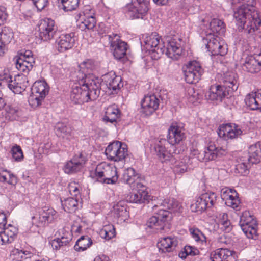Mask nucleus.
<instances>
[{
    "label": "nucleus",
    "instance_id": "obj_26",
    "mask_svg": "<svg viewBox=\"0 0 261 261\" xmlns=\"http://www.w3.org/2000/svg\"><path fill=\"white\" fill-rule=\"evenodd\" d=\"M28 85V82L26 81L25 76L18 75L9 84V88L14 93L20 94L25 90Z\"/></svg>",
    "mask_w": 261,
    "mask_h": 261
},
{
    "label": "nucleus",
    "instance_id": "obj_4",
    "mask_svg": "<svg viewBox=\"0 0 261 261\" xmlns=\"http://www.w3.org/2000/svg\"><path fill=\"white\" fill-rule=\"evenodd\" d=\"M76 81L88 91L89 101L93 100L98 95L99 82L92 74H86L81 71L76 73Z\"/></svg>",
    "mask_w": 261,
    "mask_h": 261
},
{
    "label": "nucleus",
    "instance_id": "obj_16",
    "mask_svg": "<svg viewBox=\"0 0 261 261\" xmlns=\"http://www.w3.org/2000/svg\"><path fill=\"white\" fill-rule=\"evenodd\" d=\"M221 197L225 204L233 209H237L240 203L238 193L233 189L223 188L221 190Z\"/></svg>",
    "mask_w": 261,
    "mask_h": 261
},
{
    "label": "nucleus",
    "instance_id": "obj_59",
    "mask_svg": "<svg viewBox=\"0 0 261 261\" xmlns=\"http://www.w3.org/2000/svg\"><path fill=\"white\" fill-rule=\"evenodd\" d=\"M252 221H256L252 216L249 215L248 212H244L242 214V216L240 217V220L239 222L240 226H241L242 224L245 225L246 224L250 223Z\"/></svg>",
    "mask_w": 261,
    "mask_h": 261
},
{
    "label": "nucleus",
    "instance_id": "obj_43",
    "mask_svg": "<svg viewBox=\"0 0 261 261\" xmlns=\"http://www.w3.org/2000/svg\"><path fill=\"white\" fill-rule=\"evenodd\" d=\"M0 182H7L9 185H15L17 181L16 177L14 174L5 170L0 173Z\"/></svg>",
    "mask_w": 261,
    "mask_h": 261
},
{
    "label": "nucleus",
    "instance_id": "obj_50",
    "mask_svg": "<svg viewBox=\"0 0 261 261\" xmlns=\"http://www.w3.org/2000/svg\"><path fill=\"white\" fill-rule=\"evenodd\" d=\"M12 81V76L8 70H4L3 73L0 74V86H7L9 88V84Z\"/></svg>",
    "mask_w": 261,
    "mask_h": 261
},
{
    "label": "nucleus",
    "instance_id": "obj_1",
    "mask_svg": "<svg viewBox=\"0 0 261 261\" xmlns=\"http://www.w3.org/2000/svg\"><path fill=\"white\" fill-rule=\"evenodd\" d=\"M161 37L155 33L147 34L144 38L145 47L149 51L151 57L157 60L164 54L174 60L179 59L183 53L182 40L175 37L168 41L166 47L161 43Z\"/></svg>",
    "mask_w": 261,
    "mask_h": 261
},
{
    "label": "nucleus",
    "instance_id": "obj_13",
    "mask_svg": "<svg viewBox=\"0 0 261 261\" xmlns=\"http://www.w3.org/2000/svg\"><path fill=\"white\" fill-rule=\"evenodd\" d=\"M86 161V157L82 153L75 154L65 164L64 171L67 174L79 172L84 167Z\"/></svg>",
    "mask_w": 261,
    "mask_h": 261
},
{
    "label": "nucleus",
    "instance_id": "obj_14",
    "mask_svg": "<svg viewBox=\"0 0 261 261\" xmlns=\"http://www.w3.org/2000/svg\"><path fill=\"white\" fill-rule=\"evenodd\" d=\"M74 33L63 34L56 40L55 46L60 52H64L73 47L75 43Z\"/></svg>",
    "mask_w": 261,
    "mask_h": 261
},
{
    "label": "nucleus",
    "instance_id": "obj_36",
    "mask_svg": "<svg viewBox=\"0 0 261 261\" xmlns=\"http://www.w3.org/2000/svg\"><path fill=\"white\" fill-rule=\"evenodd\" d=\"M129 217V213L126 207L122 205V202L118 203L115 205V218H117V223L122 224Z\"/></svg>",
    "mask_w": 261,
    "mask_h": 261
},
{
    "label": "nucleus",
    "instance_id": "obj_29",
    "mask_svg": "<svg viewBox=\"0 0 261 261\" xmlns=\"http://www.w3.org/2000/svg\"><path fill=\"white\" fill-rule=\"evenodd\" d=\"M223 87L228 90V93H233L238 88V83L236 79V75L233 72H227L222 77Z\"/></svg>",
    "mask_w": 261,
    "mask_h": 261
},
{
    "label": "nucleus",
    "instance_id": "obj_7",
    "mask_svg": "<svg viewBox=\"0 0 261 261\" xmlns=\"http://www.w3.org/2000/svg\"><path fill=\"white\" fill-rule=\"evenodd\" d=\"M7 224V217L3 212H0V245L12 243L16 235L18 229L11 224Z\"/></svg>",
    "mask_w": 261,
    "mask_h": 261
},
{
    "label": "nucleus",
    "instance_id": "obj_27",
    "mask_svg": "<svg viewBox=\"0 0 261 261\" xmlns=\"http://www.w3.org/2000/svg\"><path fill=\"white\" fill-rule=\"evenodd\" d=\"M13 39V33L8 27H4L0 32V56L7 50V46Z\"/></svg>",
    "mask_w": 261,
    "mask_h": 261
},
{
    "label": "nucleus",
    "instance_id": "obj_53",
    "mask_svg": "<svg viewBox=\"0 0 261 261\" xmlns=\"http://www.w3.org/2000/svg\"><path fill=\"white\" fill-rule=\"evenodd\" d=\"M17 58L24 59L27 61H29L30 63L35 64V58L31 50H21L19 53V57Z\"/></svg>",
    "mask_w": 261,
    "mask_h": 261
},
{
    "label": "nucleus",
    "instance_id": "obj_6",
    "mask_svg": "<svg viewBox=\"0 0 261 261\" xmlns=\"http://www.w3.org/2000/svg\"><path fill=\"white\" fill-rule=\"evenodd\" d=\"M56 218L57 213L54 208L44 206L38 208L35 215L32 216V224L37 227H43L52 223Z\"/></svg>",
    "mask_w": 261,
    "mask_h": 261
},
{
    "label": "nucleus",
    "instance_id": "obj_17",
    "mask_svg": "<svg viewBox=\"0 0 261 261\" xmlns=\"http://www.w3.org/2000/svg\"><path fill=\"white\" fill-rule=\"evenodd\" d=\"M149 2L145 1L143 2H136L127 6L129 14L132 19L143 18L148 11Z\"/></svg>",
    "mask_w": 261,
    "mask_h": 261
},
{
    "label": "nucleus",
    "instance_id": "obj_39",
    "mask_svg": "<svg viewBox=\"0 0 261 261\" xmlns=\"http://www.w3.org/2000/svg\"><path fill=\"white\" fill-rule=\"evenodd\" d=\"M61 202L63 209L67 212H75L78 208V201L76 198H68Z\"/></svg>",
    "mask_w": 261,
    "mask_h": 261
},
{
    "label": "nucleus",
    "instance_id": "obj_56",
    "mask_svg": "<svg viewBox=\"0 0 261 261\" xmlns=\"http://www.w3.org/2000/svg\"><path fill=\"white\" fill-rule=\"evenodd\" d=\"M79 67L80 68V69L76 73V74L80 71L85 74V73L82 71V69H87L88 71L93 70L94 69V63L91 60H87L86 61H83L82 63H81L79 65ZM88 74H90L88 73ZM87 75H88V74H87Z\"/></svg>",
    "mask_w": 261,
    "mask_h": 261
},
{
    "label": "nucleus",
    "instance_id": "obj_3",
    "mask_svg": "<svg viewBox=\"0 0 261 261\" xmlns=\"http://www.w3.org/2000/svg\"><path fill=\"white\" fill-rule=\"evenodd\" d=\"M158 207L159 208V210L155 213L154 216L149 219L146 224L148 227L161 230L163 229L165 222L170 214L169 212L163 207L173 212H180L181 206L177 200L171 198L165 199L160 206L154 205L152 209L155 211Z\"/></svg>",
    "mask_w": 261,
    "mask_h": 261
},
{
    "label": "nucleus",
    "instance_id": "obj_24",
    "mask_svg": "<svg viewBox=\"0 0 261 261\" xmlns=\"http://www.w3.org/2000/svg\"><path fill=\"white\" fill-rule=\"evenodd\" d=\"M168 142L172 146L179 143L185 138L184 130L176 124H172L168 129Z\"/></svg>",
    "mask_w": 261,
    "mask_h": 261
},
{
    "label": "nucleus",
    "instance_id": "obj_15",
    "mask_svg": "<svg viewBox=\"0 0 261 261\" xmlns=\"http://www.w3.org/2000/svg\"><path fill=\"white\" fill-rule=\"evenodd\" d=\"M131 188L132 192L127 196L128 201L136 203H143L148 201L149 196L146 190L145 187L143 184L141 187L135 186Z\"/></svg>",
    "mask_w": 261,
    "mask_h": 261
},
{
    "label": "nucleus",
    "instance_id": "obj_2",
    "mask_svg": "<svg viewBox=\"0 0 261 261\" xmlns=\"http://www.w3.org/2000/svg\"><path fill=\"white\" fill-rule=\"evenodd\" d=\"M242 3L234 11L233 16L239 31L245 30L248 34L259 31L261 27V20L258 12L253 6V0H231L233 6Z\"/></svg>",
    "mask_w": 261,
    "mask_h": 261
},
{
    "label": "nucleus",
    "instance_id": "obj_32",
    "mask_svg": "<svg viewBox=\"0 0 261 261\" xmlns=\"http://www.w3.org/2000/svg\"><path fill=\"white\" fill-rule=\"evenodd\" d=\"M248 161L252 164L259 163L261 159V143L257 142L251 145L248 150Z\"/></svg>",
    "mask_w": 261,
    "mask_h": 261
},
{
    "label": "nucleus",
    "instance_id": "obj_54",
    "mask_svg": "<svg viewBox=\"0 0 261 261\" xmlns=\"http://www.w3.org/2000/svg\"><path fill=\"white\" fill-rule=\"evenodd\" d=\"M68 240L64 237L57 238L52 241L51 246L53 249L58 250L61 247L66 245L68 243Z\"/></svg>",
    "mask_w": 261,
    "mask_h": 261
},
{
    "label": "nucleus",
    "instance_id": "obj_49",
    "mask_svg": "<svg viewBox=\"0 0 261 261\" xmlns=\"http://www.w3.org/2000/svg\"><path fill=\"white\" fill-rule=\"evenodd\" d=\"M193 206H195V211L197 212H202L208 207L207 203H205L201 195L197 199Z\"/></svg>",
    "mask_w": 261,
    "mask_h": 261
},
{
    "label": "nucleus",
    "instance_id": "obj_31",
    "mask_svg": "<svg viewBox=\"0 0 261 261\" xmlns=\"http://www.w3.org/2000/svg\"><path fill=\"white\" fill-rule=\"evenodd\" d=\"M55 131L58 136L67 140H70L74 137L73 128L64 123H58L55 126Z\"/></svg>",
    "mask_w": 261,
    "mask_h": 261
},
{
    "label": "nucleus",
    "instance_id": "obj_8",
    "mask_svg": "<svg viewBox=\"0 0 261 261\" xmlns=\"http://www.w3.org/2000/svg\"><path fill=\"white\" fill-rule=\"evenodd\" d=\"M169 143L164 138H158L156 140L153 149L162 162L170 160L175 155L177 154L175 147L172 145L170 146Z\"/></svg>",
    "mask_w": 261,
    "mask_h": 261
},
{
    "label": "nucleus",
    "instance_id": "obj_18",
    "mask_svg": "<svg viewBox=\"0 0 261 261\" xmlns=\"http://www.w3.org/2000/svg\"><path fill=\"white\" fill-rule=\"evenodd\" d=\"M159 99L154 95L144 96L141 101L142 112L146 116L151 115L159 107Z\"/></svg>",
    "mask_w": 261,
    "mask_h": 261
},
{
    "label": "nucleus",
    "instance_id": "obj_37",
    "mask_svg": "<svg viewBox=\"0 0 261 261\" xmlns=\"http://www.w3.org/2000/svg\"><path fill=\"white\" fill-rule=\"evenodd\" d=\"M115 147L118 148L115 153V162L121 161L123 164L127 155V145L119 141H115Z\"/></svg>",
    "mask_w": 261,
    "mask_h": 261
},
{
    "label": "nucleus",
    "instance_id": "obj_33",
    "mask_svg": "<svg viewBox=\"0 0 261 261\" xmlns=\"http://www.w3.org/2000/svg\"><path fill=\"white\" fill-rule=\"evenodd\" d=\"M49 86L44 81H36L32 88V94L44 98L49 91Z\"/></svg>",
    "mask_w": 261,
    "mask_h": 261
},
{
    "label": "nucleus",
    "instance_id": "obj_30",
    "mask_svg": "<svg viewBox=\"0 0 261 261\" xmlns=\"http://www.w3.org/2000/svg\"><path fill=\"white\" fill-rule=\"evenodd\" d=\"M245 102L251 110L261 111V91L248 94L245 97Z\"/></svg>",
    "mask_w": 261,
    "mask_h": 261
},
{
    "label": "nucleus",
    "instance_id": "obj_64",
    "mask_svg": "<svg viewBox=\"0 0 261 261\" xmlns=\"http://www.w3.org/2000/svg\"><path fill=\"white\" fill-rule=\"evenodd\" d=\"M83 13L84 15V17H88V15H92V16L94 15V10L91 8L90 6H85Z\"/></svg>",
    "mask_w": 261,
    "mask_h": 261
},
{
    "label": "nucleus",
    "instance_id": "obj_10",
    "mask_svg": "<svg viewBox=\"0 0 261 261\" xmlns=\"http://www.w3.org/2000/svg\"><path fill=\"white\" fill-rule=\"evenodd\" d=\"M38 28L39 37L44 41L53 39L56 33L57 27L51 19L45 18L41 20Z\"/></svg>",
    "mask_w": 261,
    "mask_h": 261
},
{
    "label": "nucleus",
    "instance_id": "obj_57",
    "mask_svg": "<svg viewBox=\"0 0 261 261\" xmlns=\"http://www.w3.org/2000/svg\"><path fill=\"white\" fill-rule=\"evenodd\" d=\"M43 99L35 94H33L29 97L28 101L32 108H35L41 105Z\"/></svg>",
    "mask_w": 261,
    "mask_h": 261
},
{
    "label": "nucleus",
    "instance_id": "obj_9",
    "mask_svg": "<svg viewBox=\"0 0 261 261\" xmlns=\"http://www.w3.org/2000/svg\"><path fill=\"white\" fill-rule=\"evenodd\" d=\"M185 81L189 84H195L200 79L203 70L196 61L190 62L183 68Z\"/></svg>",
    "mask_w": 261,
    "mask_h": 261
},
{
    "label": "nucleus",
    "instance_id": "obj_38",
    "mask_svg": "<svg viewBox=\"0 0 261 261\" xmlns=\"http://www.w3.org/2000/svg\"><path fill=\"white\" fill-rule=\"evenodd\" d=\"M92 244L91 238L88 236H81L74 245V249L79 252L84 251Z\"/></svg>",
    "mask_w": 261,
    "mask_h": 261
},
{
    "label": "nucleus",
    "instance_id": "obj_58",
    "mask_svg": "<svg viewBox=\"0 0 261 261\" xmlns=\"http://www.w3.org/2000/svg\"><path fill=\"white\" fill-rule=\"evenodd\" d=\"M68 190L71 195L77 199V197L80 194V189L78 185L76 182H70L68 185Z\"/></svg>",
    "mask_w": 261,
    "mask_h": 261
},
{
    "label": "nucleus",
    "instance_id": "obj_40",
    "mask_svg": "<svg viewBox=\"0 0 261 261\" xmlns=\"http://www.w3.org/2000/svg\"><path fill=\"white\" fill-rule=\"evenodd\" d=\"M34 64L30 63L21 58H16L15 65L16 68L21 72L27 74L32 69Z\"/></svg>",
    "mask_w": 261,
    "mask_h": 261
},
{
    "label": "nucleus",
    "instance_id": "obj_35",
    "mask_svg": "<svg viewBox=\"0 0 261 261\" xmlns=\"http://www.w3.org/2000/svg\"><path fill=\"white\" fill-rule=\"evenodd\" d=\"M244 234L249 239H255L257 237V224L256 221H252L250 223L242 224L240 226Z\"/></svg>",
    "mask_w": 261,
    "mask_h": 261
},
{
    "label": "nucleus",
    "instance_id": "obj_46",
    "mask_svg": "<svg viewBox=\"0 0 261 261\" xmlns=\"http://www.w3.org/2000/svg\"><path fill=\"white\" fill-rule=\"evenodd\" d=\"M114 106L113 105H110L105 110V115L103 117V121L106 123L114 122Z\"/></svg>",
    "mask_w": 261,
    "mask_h": 261
},
{
    "label": "nucleus",
    "instance_id": "obj_21",
    "mask_svg": "<svg viewBox=\"0 0 261 261\" xmlns=\"http://www.w3.org/2000/svg\"><path fill=\"white\" fill-rule=\"evenodd\" d=\"M120 180L129 185L130 188L135 186L139 188L142 186L140 174L137 173L133 168L125 169Z\"/></svg>",
    "mask_w": 261,
    "mask_h": 261
},
{
    "label": "nucleus",
    "instance_id": "obj_28",
    "mask_svg": "<svg viewBox=\"0 0 261 261\" xmlns=\"http://www.w3.org/2000/svg\"><path fill=\"white\" fill-rule=\"evenodd\" d=\"M177 244L178 241L175 238L169 237L161 239L157 245L160 252L166 253L173 251Z\"/></svg>",
    "mask_w": 261,
    "mask_h": 261
},
{
    "label": "nucleus",
    "instance_id": "obj_51",
    "mask_svg": "<svg viewBox=\"0 0 261 261\" xmlns=\"http://www.w3.org/2000/svg\"><path fill=\"white\" fill-rule=\"evenodd\" d=\"M11 152L12 158L15 161H20L23 158L22 151L19 146H13Z\"/></svg>",
    "mask_w": 261,
    "mask_h": 261
},
{
    "label": "nucleus",
    "instance_id": "obj_25",
    "mask_svg": "<svg viewBox=\"0 0 261 261\" xmlns=\"http://www.w3.org/2000/svg\"><path fill=\"white\" fill-rule=\"evenodd\" d=\"M119 38L120 36L115 34V59L124 63L127 61L126 55L128 45Z\"/></svg>",
    "mask_w": 261,
    "mask_h": 261
},
{
    "label": "nucleus",
    "instance_id": "obj_42",
    "mask_svg": "<svg viewBox=\"0 0 261 261\" xmlns=\"http://www.w3.org/2000/svg\"><path fill=\"white\" fill-rule=\"evenodd\" d=\"M95 24L96 19L94 16L88 15V17H83L81 19L79 27L82 30L86 29L91 30L94 28Z\"/></svg>",
    "mask_w": 261,
    "mask_h": 261
},
{
    "label": "nucleus",
    "instance_id": "obj_52",
    "mask_svg": "<svg viewBox=\"0 0 261 261\" xmlns=\"http://www.w3.org/2000/svg\"><path fill=\"white\" fill-rule=\"evenodd\" d=\"M249 163L244 162L238 163L236 165V171L241 175H245L249 173Z\"/></svg>",
    "mask_w": 261,
    "mask_h": 261
},
{
    "label": "nucleus",
    "instance_id": "obj_62",
    "mask_svg": "<svg viewBox=\"0 0 261 261\" xmlns=\"http://www.w3.org/2000/svg\"><path fill=\"white\" fill-rule=\"evenodd\" d=\"M21 254V250L14 248L13 249L10 253V257L13 260L16 261H21V258L20 254Z\"/></svg>",
    "mask_w": 261,
    "mask_h": 261
},
{
    "label": "nucleus",
    "instance_id": "obj_5",
    "mask_svg": "<svg viewBox=\"0 0 261 261\" xmlns=\"http://www.w3.org/2000/svg\"><path fill=\"white\" fill-rule=\"evenodd\" d=\"M203 43L212 56H224L227 53V45L224 41L214 34L207 35L203 39Z\"/></svg>",
    "mask_w": 261,
    "mask_h": 261
},
{
    "label": "nucleus",
    "instance_id": "obj_12",
    "mask_svg": "<svg viewBox=\"0 0 261 261\" xmlns=\"http://www.w3.org/2000/svg\"><path fill=\"white\" fill-rule=\"evenodd\" d=\"M74 80L75 83L72 86V91L70 94V99L75 104H82L89 101L88 91L80 85Z\"/></svg>",
    "mask_w": 261,
    "mask_h": 261
},
{
    "label": "nucleus",
    "instance_id": "obj_61",
    "mask_svg": "<svg viewBox=\"0 0 261 261\" xmlns=\"http://www.w3.org/2000/svg\"><path fill=\"white\" fill-rule=\"evenodd\" d=\"M186 255L195 256L199 254V250L191 246H186L184 248Z\"/></svg>",
    "mask_w": 261,
    "mask_h": 261
},
{
    "label": "nucleus",
    "instance_id": "obj_55",
    "mask_svg": "<svg viewBox=\"0 0 261 261\" xmlns=\"http://www.w3.org/2000/svg\"><path fill=\"white\" fill-rule=\"evenodd\" d=\"M188 93L189 100L192 103H194L202 97V95L197 91H195L193 88H189L188 90Z\"/></svg>",
    "mask_w": 261,
    "mask_h": 261
},
{
    "label": "nucleus",
    "instance_id": "obj_20",
    "mask_svg": "<svg viewBox=\"0 0 261 261\" xmlns=\"http://www.w3.org/2000/svg\"><path fill=\"white\" fill-rule=\"evenodd\" d=\"M242 133L241 129L234 124H222L220 126L218 132L219 136L226 140L237 138Z\"/></svg>",
    "mask_w": 261,
    "mask_h": 261
},
{
    "label": "nucleus",
    "instance_id": "obj_41",
    "mask_svg": "<svg viewBox=\"0 0 261 261\" xmlns=\"http://www.w3.org/2000/svg\"><path fill=\"white\" fill-rule=\"evenodd\" d=\"M210 29L213 33L221 35L225 31V25L222 20L214 18L210 23Z\"/></svg>",
    "mask_w": 261,
    "mask_h": 261
},
{
    "label": "nucleus",
    "instance_id": "obj_22",
    "mask_svg": "<svg viewBox=\"0 0 261 261\" xmlns=\"http://www.w3.org/2000/svg\"><path fill=\"white\" fill-rule=\"evenodd\" d=\"M259 56H250L247 57L242 63L243 70L251 73H257L261 70V61Z\"/></svg>",
    "mask_w": 261,
    "mask_h": 261
},
{
    "label": "nucleus",
    "instance_id": "obj_45",
    "mask_svg": "<svg viewBox=\"0 0 261 261\" xmlns=\"http://www.w3.org/2000/svg\"><path fill=\"white\" fill-rule=\"evenodd\" d=\"M100 234L102 238L107 240H110L113 238L114 237V226L113 225L105 226L101 230Z\"/></svg>",
    "mask_w": 261,
    "mask_h": 261
},
{
    "label": "nucleus",
    "instance_id": "obj_47",
    "mask_svg": "<svg viewBox=\"0 0 261 261\" xmlns=\"http://www.w3.org/2000/svg\"><path fill=\"white\" fill-rule=\"evenodd\" d=\"M203 199L204 200L206 203H207L208 207L213 206L216 201V194L212 192H208L201 195Z\"/></svg>",
    "mask_w": 261,
    "mask_h": 261
},
{
    "label": "nucleus",
    "instance_id": "obj_48",
    "mask_svg": "<svg viewBox=\"0 0 261 261\" xmlns=\"http://www.w3.org/2000/svg\"><path fill=\"white\" fill-rule=\"evenodd\" d=\"M61 3L65 11H71L77 8L79 0H61Z\"/></svg>",
    "mask_w": 261,
    "mask_h": 261
},
{
    "label": "nucleus",
    "instance_id": "obj_11",
    "mask_svg": "<svg viewBox=\"0 0 261 261\" xmlns=\"http://www.w3.org/2000/svg\"><path fill=\"white\" fill-rule=\"evenodd\" d=\"M232 93H228V90L222 85L212 86L205 93V98L211 100L222 101L223 99L232 98Z\"/></svg>",
    "mask_w": 261,
    "mask_h": 261
},
{
    "label": "nucleus",
    "instance_id": "obj_34",
    "mask_svg": "<svg viewBox=\"0 0 261 261\" xmlns=\"http://www.w3.org/2000/svg\"><path fill=\"white\" fill-rule=\"evenodd\" d=\"M216 222L218 226L223 231L229 232L232 229V225L228 219V215L225 213H221L216 216Z\"/></svg>",
    "mask_w": 261,
    "mask_h": 261
},
{
    "label": "nucleus",
    "instance_id": "obj_19",
    "mask_svg": "<svg viewBox=\"0 0 261 261\" xmlns=\"http://www.w3.org/2000/svg\"><path fill=\"white\" fill-rule=\"evenodd\" d=\"M226 151L222 148L216 147L214 144L209 145L202 152L199 154L198 159L199 160H203L205 161L213 160L218 157H220L225 155Z\"/></svg>",
    "mask_w": 261,
    "mask_h": 261
},
{
    "label": "nucleus",
    "instance_id": "obj_60",
    "mask_svg": "<svg viewBox=\"0 0 261 261\" xmlns=\"http://www.w3.org/2000/svg\"><path fill=\"white\" fill-rule=\"evenodd\" d=\"M113 142L111 143L106 148L105 153L107 156V158L111 161L114 160V151H113Z\"/></svg>",
    "mask_w": 261,
    "mask_h": 261
},
{
    "label": "nucleus",
    "instance_id": "obj_23",
    "mask_svg": "<svg viewBox=\"0 0 261 261\" xmlns=\"http://www.w3.org/2000/svg\"><path fill=\"white\" fill-rule=\"evenodd\" d=\"M235 252L226 248H219L211 253L212 261H236Z\"/></svg>",
    "mask_w": 261,
    "mask_h": 261
},
{
    "label": "nucleus",
    "instance_id": "obj_63",
    "mask_svg": "<svg viewBox=\"0 0 261 261\" xmlns=\"http://www.w3.org/2000/svg\"><path fill=\"white\" fill-rule=\"evenodd\" d=\"M38 10H42L47 5L48 0H32Z\"/></svg>",
    "mask_w": 261,
    "mask_h": 261
},
{
    "label": "nucleus",
    "instance_id": "obj_44",
    "mask_svg": "<svg viewBox=\"0 0 261 261\" xmlns=\"http://www.w3.org/2000/svg\"><path fill=\"white\" fill-rule=\"evenodd\" d=\"M190 232L192 237L197 243L202 244L206 243V237L200 230L197 228H190Z\"/></svg>",
    "mask_w": 261,
    "mask_h": 261
}]
</instances>
